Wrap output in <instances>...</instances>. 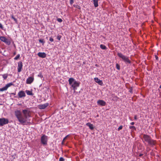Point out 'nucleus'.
<instances>
[{"mask_svg":"<svg viewBox=\"0 0 161 161\" xmlns=\"http://www.w3.org/2000/svg\"><path fill=\"white\" fill-rule=\"evenodd\" d=\"M64 159L62 157H61L59 158V161H64Z\"/></svg>","mask_w":161,"mask_h":161,"instance_id":"c85d7f7f","label":"nucleus"},{"mask_svg":"<svg viewBox=\"0 0 161 161\" xmlns=\"http://www.w3.org/2000/svg\"><path fill=\"white\" fill-rule=\"evenodd\" d=\"M7 89L8 88L6 87V86H4L2 88H0V91L3 92V91H6Z\"/></svg>","mask_w":161,"mask_h":161,"instance_id":"a211bd4d","label":"nucleus"},{"mask_svg":"<svg viewBox=\"0 0 161 161\" xmlns=\"http://www.w3.org/2000/svg\"><path fill=\"white\" fill-rule=\"evenodd\" d=\"M130 124L131 125H133L134 124V122H132L130 123Z\"/></svg>","mask_w":161,"mask_h":161,"instance_id":"c9c22d12","label":"nucleus"},{"mask_svg":"<svg viewBox=\"0 0 161 161\" xmlns=\"http://www.w3.org/2000/svg\"><path fill=\"white\" fill-rule=\"evenodd\" d=\"M12 95H15V93H12Z\"/></svg>","mask_w":161,"mask_h":161,"instance_id":"a19ab883","label":"nucleus"},{"mask_svg":"<svg viewBox=\"0 0 161 161\" xmlns=\"http://www.w3.org/2000/svg\"><path fill=\"white\" fill-rule=\"evenodd\" d=\"M49 103H46L43 104H41L39 106V108L40 109H44L47 107Z\"/></svg>","mask_w":161,"mask_h":161,"instance_id":"9b49d317","label":"nucleus"},{"mask_svg":"<svg viewBox=\"0 0 161 161\" xmlns=\"http://www.w3.org/2000/svg\"><path fill=\"white\" fill-rule=\"evenodd\" d=\"M2 76L3 77V79L4 80H5L6 79V78H7V77H8L7 74H4L2 75Z\"/></svg>","mask_w":161,"mask_h":161,"instance_id":"412c9836","label":"nucleus"},{"mask_svg":"<svg viewBox=\"0 0 161 161\" xmlns=\"http://www.w3.org/2000/svg\"><path fill=\"white\" fill-rule=\"evenodd\" d=\"M18 95L19 98L25 97L26 96L25 93V92L23 91H19L18 92Z\"/></svg>","mask_w":161,"mask_h":161,"instance_id":"1a4fd4ad","label":"nucleus"},{"mask_svg":"<svg viewBox=\"0 0 161 161\" xmlns=\"http://www.w3.org/2000/svg\"><path fill=\"white\" fill-rule=\"evenodd\" d=\"M158 58V57H156V58Z\"/></svg>","mask_w":161,"mask_h":161,"instance_id":"a18cd8bd","label":"nucleus"},{"mask_svg":"<svg viewBox=\"0 0 161 161\" xmlns=\"http://www.w3.org/2000/svg\"><path fill=\"white\" fill-rule=\"evenodd\" d=\"M69 84L71 86L73 90L75 91L77 90V88L79 86L80 83L77 81L73 78H70L68 80Z\"/></svg>","mask_w":161,"mask_h":161,"instance_id":"f03ea898","label":"nucleus"},{"mask_svg":"<svg viewBox=\"0 0 161 161\" xmlns=\"http://www.w3.org/2000/svg\"><path fill=\"white\" fill-rule=\"evenodd\" d=\"M47 137L45 135H43L41 137V142L42 144L43 145H46L47 143Z\"/></svg>","mask_w":161,"mask_h":161,"instance_id":"423d86ee","label":"nucleus"},{"mask_svg":"<svg viewBox=\"0 0 161 161\" xmlns=\"http://www.w3.org/2000/svg\"><path fill=\"white\" fill-rule=\"evenodd\" d=\"M0 28H1V29H3V27L2 25L0 23Z\"/></svg>","mask_w":161,"mask_h":161,"instance_id":"2f4dec72","label":"nucleus"},{"mask_svg":"<svg viewBox=\"0 0 161 161\" xmlns=\"http://www.w3.org/2000/svg\"><path fill=\"white\" fill-rule=\"evenodd\" d=\"M49 41L51 42H53V38L50 37L49 38Z\"/></svg>","mask_w":161,"mask_h":161,"instance_id":"473e14b6","label":"nucleus"},{"mask_svg":"<svg viewBox=\"0 0 161 161\" xmlns=\"http://www.w3.org/2000/svg\"><path fill=\"white\" fill-rule=\"evenodd\" d=\"M8 120L5 118H0V126H2L8 124Z\"/></svg>","mask_w":161,"mask_h":161,"instance_id":"39448f33","label":"nucleus"},{"mask_svg":"<svg viewBox=\"0 0 161 161\" xmlns=\"http://www.w3.org/2000/svg\"><path fill=\"white\" fill-rule=\"evenodd\" d=\"M11 17H12V19H14L15 18L13 16H12Z\"/></svg>","mask_w":161,"mask_h":161,"instance_id":"58836bf2","label":"nucleus"},{"mask_svg":"<svg viewBox=\"0 0 161 161\" xmlns=\"http://www.w3.org/2000/svg\"><path fill=\"white\" fill-rule=\"evenodd\" d=\"M0 40L6 44L9 45L10 43V42L8 39L4 36H1L0 37Z\"/></svg>","mask_w":161,"mask_h":161,"instance_id":"0eeeda50","label":"nucleus"},{"mask_svg":"<svg viewBox=\"0 0 161 161\" xmlns=\"http://www.w3.org/2000/svg\"><path fill=\"white\" fill-rule=\"evenodd\" d=\"M86 125L88 126L89 128L91 130H93L94 128L93 125L89 122L87 123Z\"/></svg>","mask_w":161,"mask_h":161,"instance_id":"2eb2a0df","label":"nucleus"},{"mask_svg":"<svg viewBox=\"0 0 161 161\" xmlns=\"http://www.w3.org/2000/svg\"><path fill=\"white\" fill-rule=\"evenodd\" d=\"M57 20L60 23H61L62 21V20L60 18H58L57 19Z\"/></svg>","mask_w":161,"mask_h":161,"instance_id":"bb28decb","label":"nucleus"},{"mask_svg":"<svg viewBox=\"0 0 161 161\" xmlns=\"http://www.w3.org/2000/svg\"><path fill=\"white\" fill-rule=\"evenodd\" d=\"M68 135H67L66 136H65L63 139V141L65 140L68 137Z\"/></svg>","mask_w":161,"mask_h":161,"instance_id":"72a5a7b5","label":"nucleus"},{"mask_svg":"<svg viewBox=\"0 0 161 161\" xmlns=\"http://www.w3.org/2000/svg\"><path fill=\"white\" fill-rule=\"evenodd\" d=\"M158 58V57H156V58Z\"/></svg>","mask_w":161,"mask_h":161,"instance_id":"49530a36","label":"nucleus"},{"mask_svg":"<svg viewBox=\"0 0 161 161\" xmlns=\"http://www.w3.org/2000/svg\"><path fill=\"white\" fill-rule=\"evenodd\" d=\"M142 155H143V154H140L139 155V156L140 157H141V156H142Z\"/></svg>","mask_w":161,"mask_h":161,"instance_id":"ea45409f","label":"nucleus"},{"mask_svg":"<svg viewBox=\"0 0 161 161\" xmlns=\"http://www.w3.org/2000/svg\"><path fill=\"white\" fill-rule=\"evenodd\" d=\"M130 92H131V90H130Z\"/></svg>","mask_w":161,"mask_h":161,"instance_id":"c03bdc74","label":"nucleus"},{"mask_svg":"<svg viewBox=\"0 0 161 161\" xmlns=\"http://www.w3.org/2000/svg\"><path fill=\"white\" fill-rule=\"evenodd\" d=\"M23 67V63L21 61L19 62L18 64V72H20L21 71Z\"/></svg>","mask_w":161,"mask_h":161,"instance_id":"6e6552de","label":"nucleus"},{"mask_svg":"<svg viewBox=\"0 0 161 161\" xmlns=\"http://www.w3.org/2000/svg\"><path fill=\"white\" fill-rule=\"evenodd\" d=\"M78 7H76V8H79V9H80V7L79 6H78Z\"/></svg>","mask_w":161,"mask_h":161,"instance_id":"79ce46f5","label":"nucleus"},{"mask_svg":"<svg viewBox=\"0 0 161 161\" xmlns=\"http://www.w3.org/2000/svg\"><path fill=\"white\" fill-rule=\"evenodd\" d=\"M14 114L19 122L21 125H26L30 123L29 118L31 117V113L28 109H23L22 112L20 110H16Z\"/></svg>","mask_w":161,"mask_h":161,"instance_id":"f257e3e1","label":"nucleus"},{"mask_svg":"<svg viewBox=\"0 0 161 161\" xmlns=\"http://www.w3.org/2000/svg\"><path fill=\"white\" fill-rule=\"evenodd\" d=\"M14 20L16 22L17 21V19L15 18L14 19Z\"/></svg>","mask_w":161,"mask_h":161,"instance_id":"e433bc0d","label":"nucleus"},{"mask_svg":"<svg viewBox=\"0 0 161 161\" xmlns=\"http://www.w3.org/2000/svg\"><path fill=\"white\" fill-rule=\"evenodd\" d=\"M39 41L40 42L42 43V45H44V43H45V42L44 41L43 39H40L39 40Z\"/></svg>","mask_w":161,"mask_h":161,"instance_id":"5701e85b","label":"nucleus"},{"mask_svg":"<svg viewBox=\"0 0 161 161\" xmlns=\"http://www.w3.org/2000/svg\"><path fill=\"white\" fill-rule=\"evenodd\" d=\"M100 47L103 49H106L107 48L106 46L103 44L100 45Z\"/></svg>","mask_w":161,"mask_h":161,"instance_id":"6ab92c4d","label":"nucleus"},{"mask_svg":"<svg viewBox=\"0 0 161 161\" xmlns=\"http://www.w3.org/2000/svg\"><path fill=\"white\" fill-rule=\"evenodd\" d=\"M129 128L130 129H132L133 130H136V129L135 127L134 126H129Z\"/></svg>","mask_w":161,"mask_h":161,"instance_id":"b1692460","label":"nucleus"},{"mask_svg":"<svg viewBox=\"0 0 161 161\" xmlns=\"http://www.w3.org/2000/svg\"><path fill=\"white\" fill-rule=\"evenodd\" d=\"M37 55L39 57L42 58H45L46 56V54L44 52H39L38 53Z\"/></svg>","mask_w":161,"mask_h":161,"instance_id":"ddd939ff","label":"nucleus"},{"mask_svg":"<svg viewBox=\"0 0 161 161\" xmlns=\"http://www.w3.org/2000/svg\"><path fill=\"white\" fill-rule=\"evenodd\" d=\"M74 3V0H70V3L72 5Z\"/></svg>","mask_w":161,"mask_h":161,"instance_id":"7c9ffc66","label":"nucleus"},{"mask_svg":"<svg viewBox=\"0 0 161 161\" xmlns=\"http://www.w3.org/2000/svg\"><path fill=\"white\" fill-rule=\"evenodd\" d=\"M34 80V78L32 77H29L26 81V83L28 84H30L33 82Z\"/></svg>","mask_w":161,"mask_h":161,"instance_id":"f8f14e48","label":"nucleus"},{"mask_svg":"<svg viewBox=\"0 0 161 161\" xmlns=\"http://www.w3.org/2000/svg\"><path fill=\"white\" fill-rule=\"evenodd\" d=\"M116 67L117 69L118 70H119L120 69V66L118 64H116Z\"/></svg>","mask_w":161,"mask_h":161,"instance_id":"4be33fe9","label":"nucleus"},{"mask_svg":"<svg viewBox=\"0 0 161 161\" xmlns=\"http://www.w3.org/2000/svg\"><path fill=\"white\" fill-rule=\"evenodd\" d=\"M134 119L135 120H136L137 119V116L136 115H135L134 116Z\"/></svg>","mask_w":161,"mask_h":161,"instance_id":"f704fd0d","label":"nucleus"},{"mask_svg":"<svg viewBox=\"0 0 161 161\" xmlns=\"http://www.w3.org/2000/svg\"><path fill=\"white\" fill-rule=\"evenodd\" d=\"M38 76L39 77H40L41 78H42L43 77V75H42L41 72H40L39 73V74L38 75Z\"/></svg>","mask_w":161,"mask_h":161,"instance_id":"393cba45","label":"nucleus"},{"mask_svg":"<svg viewBox=\"0 0 161 161\" xmlns=\"http://www.w3.org/2000/svg\"><path fill=\"white\" fill-rule=\"evenodd\" d=\"M98 105L102 106H105L106 104V103L103 100H99L97 102Z\"/></svg>","mask_w":161,"mask_h":161,"instance_id":"9d476101","label":"nucleus"},{"mask_svg":"<svg viewBox=\"0 0 161 161\" xmlns=\"http://www.w3.org/2000/svg\"><path fill=\"white\" fill-rule=\"evenodd\" d=\"M57 39L58 40H60L61 38V36H59V35H58V36H57Z\"/></svg>","mask_w":161,"mask_h":161,"instance_id":"cd10ccee","label":"nucleus"},{"mask_svg":"<svg viewBox=\"0 0 161 161\" xmlns=\"http://www.w3.org/2000/svg\"><path fill=\"white\" fill-rule=\"evenodd\" d=\"M25 92L27 94V95H31L32 96L33 95V93H32V91H30L28 90H26L25 91Z\"/></svg>","mask_w":161,"mask_h":161,"instance_id":"f3484780","label":"nucleus"},{"mask_svg":"<svg viewBox=\"0 0 161 161\" xmlns=\"http://www.w3.org/2000/svg\"><path fill=\"white\" fill-rule=\"evenodd\" d=\"M20 57V55L19 54H18L14 58L15 60H17Z\"/></svg>","mask_w":161,"mask_h":161,"instance_id":"a878e982","label":"nucleus"},{"mask_svg":"<svg viewBox=\"0 0 161 161\" xmlns=\"http://www.w3.org/2000/svg\"><path fill=\"white\" fill-rule=\"evenodd\" d=\"M13 85V83H9L7 84L6 85V87H7V88H8V87H9L10 86H11Z\"/></svg>","mask_w":161,"mask_h":161,"instance_id":"aec40b11","label":"nucleus"},{"mask_svg":"<svg viewBox=\"0 0 161 161\" xmlns=\"http://www.w3.org/2000/svg\"><path fill=\"white\" fill-rule=\"evenodd\" d=\"M123 128V126L122 125H121L118 128V130H121Z\"/></svg>","mask_w":161,"mask_h":161,"instance_id":"c756f323","label":"nucleus"},{"mask_svg":"<svg viewBox=\"0 0 161 161\" xmlns=\"http://www.w3.org/2000/svg\"><path fill=\"white\" fill-rule=\"evenodd\" d=\"M159 88H161V85L160 86Z\"/></svg>","mask_w":161,"mask_h":161,"instance_id":"37998d69","label":"nucleus"},{"mask_svg":"<svg viewBox=\"0 0 161 161\" xmlns=\"http://www.w3.org/2000/svg\"><path fill=\"white\" fill-rule=\"evenodd\" d=\"M93 3L94 6L95 7H97L98 6V0H93Z\"/></svg>","mask_w":161,"mask_h":161,"instance_id":"dca6fc26","label":"nucleus"},{"mask_svg":"<svg viewBox=\"0 0 161 161\" xmlns=\"http://www.w3.org/2000/svg\"><path fill=\"white\" fill-rule=\"evenodd\" d=\"M94 80L96 82L98 83L100 85H102V84H103L102 81L100 80L98 78H94Z\"/></svg>","mask_w":161,"mask_h":161,"instance_id":"4468645a","label":"nucleus"},{"mask_svg":"<svg viewBox=\"0 0 161 161\" xmlns=\"http://www.w3.org/2000/svg\"><path fill=\"white\" fill-rule=\"evenodd\" d=\"M142 140L144 143L145 142H147L151 146L155 145L156 143L155 141L152 139L150 136L147 135L143 134Z\"/></svg>","mask_w":161,"mask_h":161,"instance_id":"7ed1b4c3","label":"nucleus"},{"mask_svg":"<svg viewBox=\"0 0 161 161\" xmlns=\"http://www.w3.org/2000/svg\"><path fill=\"white\" fill-rule=\"evenodd\" d=\"M11 17H12V19H14L15 18L13 16H12Z\"/></svg>","mask_w":161,"mask_h":161,"instance_id":"4c0bfd02","label":"nucleus"},{"mask_svg":"<svg viewBox=\"0 0 161 161\" xmlns=\"http://www.w3.org/2000/svg\"><path fill=\"white\" fill-rule=\"evenodd\" d=\"M117 54L119 57L122 59L125 64H130L131 61L129 59V57L123 55L121 53H118Z\"/></svg>","mask_w":161,"mask_h":161,"instance_id":"20e7f679","label":"nucleus"}]
</instances>
